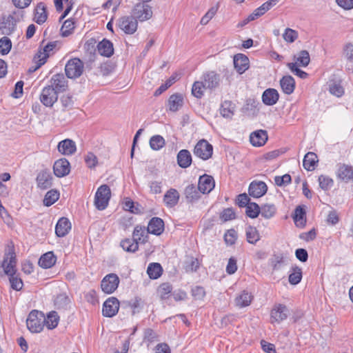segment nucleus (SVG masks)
I'll use <instances>...</instances> for the list:
<instances>
[{"instance_id": "obj_11", "label": "nucleus", "mask_w": 353, "mask_h": 353, "mask_svg": "<svg viewBox=\"0 0 353 353\" xmlns=\"http://www.w3.org/2000/svg\"><path fill=\"white\" fill-rule=\"evenodd\" d=\"M49 86H52L58 94L68 89V80L62 73L54 74L50 80Z\"/></svg>"}, {"instance_id": "obj_32", "label": "nucleus", "mask_w": 353, "mask_h": 353, "mask_svg": "<svg viewBox=\"0 0 353 353\" xmlns=\"http://www.w3.org/2000/svg\"><path fill=\"white\" fill-rule=\"evenodd\" d=\"M48 17L46 8L43 3L41 2L37 4L34 10V21L38 24L43 23Z\"/></svg>"}, {"instance_id": "obj_52", "label": "nucleus", "mask_w": 353, "mask_h": 353, "mask_svg": "<svg viewBox=\"0 0 353 353\" xmlns=\"http://www.w3.org/2000/svg\"><path fill=\"white\" fill-rule=\"evenodd\" d=\"M205 88H206L203 81H195L192 88V94L197 99H201Z\"/></svg>"}, {"instance_id": "obj_47", "label": "nucleus", "mask_w": 353, "mask_h": 353, "mask_svg": "<svg viewBox=\"0 0 353 353\" xmlns=\"http://www.w3.org/2000/svg\"><path fill=\"white\" fill-rule=\"evenodd\" d=\"M165 139L160 135H154L150 139V146L154 150H159L165 145Z\"/></svg>"}, {"instance_id": "obj_29", "label": "nucleus", "mask_w": 353, "mask_h": 353, "mask_svg": "<svg viewBox=\"0 0 353 353\" xmlns=\"http://www.w3.org/2000/svg\"><path fill=\"white\" fill-rule=\"evenodd\" d=\"M150 233L160 235L164 230V223L161 218L153 217L149 222L147 227Z\"/></svg>"}, {"instance_id": "obj_3", "label": "nucleus", "mask_w": 353, "mask_h": 353, "mask_svg": "<svg viewBox=\"0 0 353 353\" xmlns=\"http://www.w3.org/2000/svg\"><path fill=\"white\" fill-rule=\"evenodd\" d=\"M60 43L58 41L48 42L43 48H40L37 56L39 59L37 68L43 65L47 61L48 58L55 53L59 49Z\"/></svg>"}, {"instance_id": "obj_21", "label": "nucleus", "mask_w": 353, "mask_h": 353, "mask_svg": "<svg viewBox=\"0 0 353 353\" xmlns=\"http://www.w3.org/2000/svg\"><path fill=\"white\" fill-rule=\"evenodd\" d=\"M71 223L66 217H61L59 219L55 226V233L59 237H63L67 235L71 230Z\"/></svg>"}, {"instance_id": "obj_28", "label": "nucleus", "mask_w": 353, "mask_h": 353, "mask_svg": "<svg viewBox=\"0 0 353 353\" xmlns=\"http://www.w3.org/2000/svg\"><path fill=\"white\" fill-rule=\"evenodd\" d=\"M148 228L142 225H137L132 233V239L139 243H145L148 241Z\"/></svg>"}, {"instance_id": "obj_45", "label": "nucleus", "mask_w": 353, "mask_h": 353, "mask_svg": "<svg viewBox=\"0 0 353 353\" xmlns=\"http://www.w3.org/2000/svg\"><path fill=\"white\" fill-rule=\"evenodd\" d=\"M246 238L247 241L252 244H255L260 239V235L256 228L248 226L246 228Z\"/></svg>"}, {"instance_id": "obj_12", "label": "nucleus", "mask_w": 353, "mask_h": 353, "mask_svg": "<svg viewBox=\"0 0 353 353\" xmlns=\"http://www.w3.org/2000/svg\"><path fill=\"white\" fill-rule=\"evenodd\" d=\"M289 314L288 307L282 304L276 305L271 310V322L281 323L285 320Z\"/></svg>"}, {"instance_id": "obj_53", "label": "nucleus", "mask_w": 353, "mask_h": 353, "mask_svg": "<svg viewBox=\"0 0 353 353\" xmlns=\"http://www.w3.org/2000/svg\"><path fill=\"white\" fill-rule=\"evenodd\" d=\"M319 183L320 188L326 191L330 189L333 184L334 181L330 177L325 176V175H321L319 177Z\"/></svg>"}, {"instance_id": "obj_40", "label": "nucleus", "mask_w": 353, "mask_h": 353, "mask_svg": "<svg viewBox=\"0 0 353 353\" xmlns=\"http://www.w3.org/2000/svg\"><path fill=\"white\" fill-rule=\"evenodd\" d=\"M147 273L150 279H157L162 273V268L159 263H152L147 269Z\"/></svg>"}, {"instance_id": "obj_48", "label": "nucleus", "mask_w": 353, "mask_h": 353, "mask_svg": "<svg viewBox=\"0 0 353 353\" xmlns=\"http://www.w3.org/2000/svg\"><path fill=\"white\" fill-rule=\"evenodd\" d=\"M245 214L252 219L256 218L261 212V208L256 203H250L246 207Z\"/></svg>"}, {"instance_id": "obj_57", "label": "nucleus", "mask_w": 353, "mask_h": 353, "mask_svg": "<svg viewBox=\"0 0 353 353\" xmlns=\"http://www.w3.org/2000/svg\"><path fill=\"white\" fill-rule=\"evenodd\" d=\"M274 181L276 185L283 186L290 184L292 181L291 176L288 174H285L281 176H276L274 178Z\"/></svg>"}, {"instance_id": "obj_46", "label": "nucleus", "mask_w": 353, "mask_h": 353, "mask_svg": "<svg viewBox=\"0 0 353 353\" xmlns=\"http://www.w3.org/2000/svg\"><path fill=\"white\" fill-rule=\"evenodd\" d=\"M74 21L72 19H67L63 22L61 28V34L66 37L70 35L74 29Z\"/></svg>"}, {"instance_id": "obj_42", "label": "nucleus", "mask_w": 353, "mask_h": 353, "mask_svg": "<svg viewBox=\"0 0 353 353\" xmlns=\"http://www.w3.org/2000/svg\"><path fill=\"white\" fill-rule=\"evenodd\" d=\"M121 247L128 252H135L139 249V245L133 239H125L120 243Z\"/></svg>"}, {"instance_id": "obj_41", "label": "nucleus", "mask_w": 353, "mask_h": 353, "mask_svg": "<svg viewBox=\"0 0 353 353\" xmlns=\"http://www.w3.org/2000/svg\"><path fill=\"white\" fill-rule=\"evenodd\" d=\"M260 208L261 216L266 219H270L273 217L276 212V208L274 204H264L260 207Z\"/></svg>"}, {"instance_id": "obj_50", "label": "nucleus", "mask_w": 353, "mask_h": 353, "mask_svg": "<svg viewBox=\"0 0 353 353\" xmlns=\"http://www.w3.org/2000/svg\"><path fill=\"white\" fill-rule=\"evenodd\" d=\"M12 48L11 40L7 37H3L0 39V53L2 55L8 54Z\"/></svg>"}, {"instance_id": "obj_63", "label": "nucleus", "mask_w": 353, "mask_h": 353, "mask_svg": "<svg viewBox=\"0 0 353 353\" xmlns=\"http://www.w3.org/2000/svg\"><path fill=\"white\" fill-rule=\"evenodd\" d=\"M114 65L110 62H105L101 65L100 71L103 76H108L113 72Z\"/></svg>"}, {"instance_id": "obj_2", "label": "nucleus", "mask_w": 353, "mask_h": 353, "mask_svg": "<svg viewBox=\"0 0 353 353\" xmlns=\"http://www.w3.org/2000/svg\"><path fill=\"white\" fill-rule=\"evenodd\" d=\"M110 189L107 185H101L97 189L94 196V205L99 210H105L110 199Z\"/></svg>"}, {"instance_id": "obj_37", "label": "nucleus", "mask_w": 353, "mask_h": 353, "mask_svg": "<svg viewBox=\"0 0 353 353\" xmlns=\"http://www.w3.org/2000/svg\"><path fill=\"white\" fill-rule=\"evenodd\" d=\"M302 279V269L296 265L292 266L288 281L291 285H297Z\"/></svg>"}, {"instance_id": "obj_36", "label": "nucleus", "mask_w": 353, "mask_h": 353, "mask_svg": "<svg viewBox=\"0 0 353 353\" xmlns=\"http://www.w3.org/2000/svg\"><path fill=\"white\" fill-rule=\"evenodd\" d=\"M234 107L232 101H225L221 103L220 113L223 117L230 119L234 115Z\"/></svg>"}, {"instance_id": "obj_15", "label": "nucleus", "mask_w": 353, "mask_h": 353, "mask_svg": "<svg viewBox=\"0 0 353 353\" xmlns=\"http://www.w3.org/2000/svg\"><path fill=\"white\" fill-rule=\"evenodd\" d=\"M215 182L212 176L203 174L199 179L198 189L202 194L210 193L214 188Z\"/></svg>"}, {"instance_id": "obj_49", "label": "nucleus", "mask_w": 353, "mask_h": 353, "mask_svg": "<svg viewBox=\"0 0 353 353\" xmlns=\"http://www.w3.org/2000/svg\"><path fill=\"white\" fill-rule=\"evenodd\" d=\"M59 319L57 312H52L45 318L44 324L46 325L48 329H54L58 325Z\"/></svg>"}, {"instance_id": "obj_30", "label": "nucleus", "mask_w": 353, "mask_h": 353, "mask_svg": "<svg viewBox=\"0 0 353 353\" xmlns=\"http://www.w3.org/2000/svg\"><path fill=\"white\" fill-rule=\"evenodd\" d=\"M97 50L99 53L103 57H110L114 54L113 44L106 39H103L98 43Z\"/></svg>"}, {"instance_id": "obj_20", "label": "nucleus", "mask_w": 353, "mask_h": 353, "mask_svg": "<svg viewBox=\"0 0 353 353\" xmlns=\"http://www.w3.org/2000/svg\"><path fill=\"white\" fill-rule=\"evenodd\" d=\"M203 82L205 88L214 89L219 85V74L214 71H210L203 74Z\"/></svg>"}, {"instance_id": "obj_64", "label": "nucleus", "mask_w": 353, "mask_h": 353, "mask_svg": "<svg viewBox=\"0 0 353 353\" xmlns=\"http://www.w3.org/2000/svg\"><path fill=\"white\" fill-rule=\"evenodd\" d=\"M343 54L347 61L350 63L353 62V44L348 43L345 46L343 49Z\"/></svg>"}, {"instance_id": "obj_59", "label": "nucleus", "mask_w": 353, "mask_h": 353, "mask_svg": "<svg viewBox=\"0 0 353 353\" xmlns=\"http://www.w3.org/2000/svg\"><path fill=\"white\" fill-rule=\"evenodd\" d=\"M236 232L233 229L228 230L224 236L225 243L229 245H233L236 240Z\"/></svg>"}, {"instance_id": "obj_18", "label": "nucleus", "mask_w": 353, "mask_h": 353, "mask_svg": "<svg viewBox=\"0 0 353 353\" xmlns=\"http://www.w3.org/2000/svg\"><path fill=\"white\" fill-rule=\"evenodd\" d=\"M51 172L48 170L41 171L37 176V183L39 188L46 190L52 184Z\"/></svg>"}, {"instance_id": "obj_27", "label": "nucleus", "mask_w": 353, "mask_h": 353, "mask_svg": "<svg viewBox=\"0 0 353 353\" xmlns=\"http://www.w3.org/2000/svg\"><path fill=\"white\" fill-rule=\"evenodd\" d=\"M180 195L179 192L174 188L169 189L163 196V202L168 208H173L177 205Z\"/></svg>"}, {"instance_id": "obj_10", "label": "nucleus", "mask_w": 353, "mask_h": 353, "mask_svg": "<svg viewBox=\"0 0 353 353\" xmlns=\"http://www.w3.org/2000/svg\"><path fill=\"white\" fill-rule=\"evenodd\" d=\"M119 309V301L116 297L108 298L103 305L102 314L106 317H112Z\"/></svg>"}, {"instance_id": "obj_61", "label": "nucleus", "mask_w": 353, "mask_h": 353, "mask_svg": "<svg viewBox=\"0 0 353 353\" xmlns=\"http://www.w3.org/2000/svg\"><path fill=\"white\" fill-rule=\"evenodd\" d=\"M220 217L224 221H230L235 219V212L232 208H228L223 210Z\"/></svg>"}, {"instance_id": "obj_54", "label": "nucleus", "mask_w": 353, "mask_h": 353, "mask_svg": "<svg viewBox=\"0 0 353 353\" xmlns=\"http://www.w3.org/2000/svg\"><path fill=\"white\" fill-rule=\"evenodd\" d=\"M70 302V301L69 297L65 293L59 294L57 296L54 300L55 305H57L59 308H64L67 307Z\"/></svg>"}, {"instance_id": "obj_39", "label": "nucleus", "mask_w": 353, "mask_h": 353, "mask_svg": "<svg viewBox=\"0 0 353 353\" xmlns=\"http://www.w3.org/2000/svg\"><path fill=\"white\" fill-rule=\"evenodd\" d=\"M294 221L297 226H304L305 224V211L301 207L297 206L294 210Z\"/></svg>"}, {"instance_id": "obj_16", "label": "nucleus", "mask_w": 353, "mask_h": 353, "mask_svg": "<svg viewBox=\"0 0 353 353\" xmlns=\"http://www.w3.org/2000/svg\"><path fill=\"white\" fill-rule=\"evenodd\" d=\"M268 191V186L263 181H252L248 188L249 195L254 198H260Z\"/></svg>"}, {"instance_id": "obj_33", "label": "nucleus", "mask_w": 353, "mask_h": 353, "mask_svg": "<svg viewBox=\"0 0 353 353\" xmlns=\"http://www.w3.org/2000/svg\"><path fill=\"white\" fill-rule=\"evenodd\" d=\"M57 261V258L52 252H48L43 254L39 260V265L45 269L52 267Z\"/></svg>"}, {"instance_id": "obj_9", "label": "nucleus", "mask_w": 353, "mask_h": 353, "mask_svg": "<svg viewBox=\"0 0 353 353\" xmlns=\"http://www.w3.org/2000/svg\"><path fill=\"white\" fill-rule=\"evenodd\" d=\"M58 99V93L52 86L44 87L40 94L41 102L46 107H52Z\"/></svg>"}, {"instance_id": "obj_8", "label": "nucleus", "mask_w": 353, "mask_h": 353, "mask_svg": "<svg viewBox=\"0 0 353 353\" xmlns=\"http://www.w3.org/2000/svg\"><path fill=\"white\" fill-rule=\"evenodd\" d=\"M132 16L140 21L148 20L152 17V8L147 4L139 3L132 10Z\"/></svg>"}, {"instance_id": "obj_23", "label": "nucleus", "mask_w": 353, "mask_h": 353, "mask_svg": "<svg viewBox=\"0 0 353 353\" xmlns=\"http://www.w3.org/2000/svg\"><path fill=\"white\" fill-rule=\"evenodd\" d=\"M267 131L263 130H259L252 133L250 136V141L254 146H262L268 141Z\"/></svg>"}, {"instance_id": "obj_25", "label": "nucleus", "mask_w": 353, "mask_h": 353, "mask_svg": "<svg viewBox=\"0 0 353 353\" xmlns=\"http://www.w3.org/2000/svg\"><path fill=\"white\" fill-rule=\"evenodd\" d=\"M279 99L278 91L274 88L266 89L262 94V101L266 105H273Z\"/></svg>"}, {"instance_id": "obj_31", "label": "nucleus", "mask_w": 353, "mask_h": 353, "mask_svg": "<svg viewBox=\"0 0 353 353\" xmlns=\"http://www.w3.org/2000/svg\"><path fill=\"white\" fill-rule=\"evenodd\" d=\"M280 85L283 92L286 94H292L295 88L294 79L290 75H286L280 80Z\"/></svg>"}, {"instance_id": "obj_35", "label": "nucleus", "mask_w": 353, "mask_h": 353, "mask_svg": "<svg viewBox=\"0 0 353 353\" xmlns=\"http://www.w3.org/2000/svg\"><path fill=\"white\" fill-rule=\"evenodd\" d=\"M318 162V157L314 152H307L303 159V165L307 171H312L315 169L316 163Z\"/></svg>"}, {"instance_id": "obj_22", "label": "nucleus", "mask_w": 353, "mask_h": 353, "mask_svg": "<svg viewBox=\"0 0 353 353\" xmlns=\"http://www.w3.org/2000/svg\"><path fill=\"white\" fill-rule=\"evenodd\" d=\"M234 68L239 74L245 72L249 68V59L243 54H237L234 57Z\"/></svg>"}, {"instance_id": "obj_56", "label": "nucleus", "mask_w": 353, "mask_h": 353, "mask_svg": "<svg viewBox=\"0 0 353 353\" xmlns=\"http://www.w3.org/2000/svg\"><path fill=\"white\" fill-rule=\"evenodd\" d=\"M283 39L289 43L294 42L298 37V32L291 28H286L283 34Z\"/></svg>"}, {"instance_id": "obj_24", "label": "nucleus", "mask_w": 353, "mask_h": 353, "mask_svg": "<svg viewBox=\"0 0 353 353\" xmlns=\"http://www.w3.org/2000/svg\"><path fill=\"white\" fill-rule=\"evenodd\" d=\"M57 148L59 152L64 155L73 154L77 150L75 142L69 139L60 141Z\"/></svg>"}, {"instance_id": "obj_62", "label": "nucleus", "mask_w": 353, "mask_h": 353, "mask_svg": "<svg viewBox=\"0 0 353 353\" xmlns=\"http://www.w3.org/2000/svg\"><path fill=\"white\" fill-rule=\"evenodd\" d=\"M218 10V7H212L208 12L201 18V23L203 25L207 24L210 20L215 15Z\"/></svg>"}, {"instance_id": "obj_4", "label": "nucleus", "mask_w": 353, "mask_h": 353, "mask_svg": "<svg viewBox=\"0 0 353 353\" xmlns=\"http://www.w3.org/2000/svg\"><path fill=\"white\" fill-rule=\"evenodd\" d=\"M83 68L84 64L80 59H71L67 62L65 66V74L68 78L76 79L82 74Z\"/></svg>"}, {"instance_id": "obj_26", "label": "nucleus", "mask_w": 353, "mask_h": 353, "mask_svg": "<svg viewBox=\"0 0 353 353\" xmlns=\"http://www.w3.org/2000/svg\"><path fill=\"white\" fill-rule=\"evenodd\" d=\"M183 105V97L180 93L172 94L168 100V108L171 112L178 111Z\"/></svg>"}, {"instance_id": "obj_55", "label": "nucleus", "mask_w": 353, "mask_h": 353, "mask_svg": "<svg viewBox=\"0 0 353 353\" xmlns=\"http://www.w3.org/2000/svg\"><path fill=\"white\" fill-rule=\"evenodd\" d=\"M296 60L301 66H307L310 61L309 52L307 50H301L299 52Z\"/></svg>"}, {"instance_id": "obj_43", "label": "nucleus", "mask_w": 353, "mask_h": 353, "mask_svg": "<svg viewBox=\"0 0 353 353\" xmlns=\"http://www.w3.org/2000/svg\"><path fill=\"white\" fill-rule=\"evenodd\" d=\"M59 198V192L56 190L48 191L44 197L43 205L49 207L54 204Z\"/></svg>"}, {"instance_id": "obj_7", "label": "nucleus", "mask_w": 353, "mask_h": 353, "mask_svg": "<svg viewBox=\"0 0 353 353\" xmlns=\"http://www.w3.org/2000/svg\"><path fill=\"white\" fill-rule=\"evenodd\" d=\"M119 282V278L116 274H108L101 281V290L106 294H111L117 289Z\"/></svg>"}, {"instance_id": "obj_58", "label": "nucleus", "mask_w": 353, "mask_h": 353, "mask_svg": "<svg viewBox=\"0 0 353 353\" xmlns=\"http://www.w3.org/2000/svg\"><path fill=\"white\" fill-rule=\"evenodd\" d=\"M85 162L89 168H94L97 165L98 159L92 152H88L85 156Z\"/></svg>"}, {"instance_id": "obj_60", "label": "nucleus", "mask_w": 353, "mask_h": 353, "mask_svg": "<svg viewBox=\"0 0 353 353\" xmlns=\"http://www.w3.org/2000/svg\"><path fill=\"white\" fill-rule=\"evenodd\" d=\"M199 268V262L197 259L191 258L190 261L186 262V272H196Z\"/></svg>"}, {"instance_id": "obj_51", "label": "nucleus", "mask_w": 353, "mask_h": 353, "mask_svg": "<svg viewBox=\"0 0 353 353\" xmlns=\"http://www.w3.org/2000/svg\"><path fill=\"white\" fill-rule=\"evenodd\" d=\"M172 290V285L168 283L160 285L158 288V294L161 299H166L169 297Z\"/></svg>"}, {"instance_id": "obj_44", "label": "nucleus", "mask_w": 353, "mask_h": 353, "mask_svg": "<svg viewBox=\"0 0 353 353\" xmlns=\"http://www.w3.org/2000/svg\"><path fill=\"white\" fill-rule=\"evenodd\" d=\"M270 265L274 271L281 270L285 265V258L282 254L274 255L270 259Z\"/></svg>"}, {"instance_id": "obj_6", "label": "nucleus", "mask_w": 353, "mask_h": 353, "mask_svg": "<svg viewBox=\"0 0 353 353\" xmlns=\"http://www.w3.org/2000/svg\"><path fill=\"white\" fill-rule=\"evenodd\" d=\"M117 25L125 34L134 33L138 27L137 20L132 16H123L119 19Z\"/></svg>"}, {"instance_id": "obj_34", "label": "nucleus", "mask_w": 353, "mask_h": 353, "mask_svg": "<svg viewBox=\"0 0 353 353\" xmlns=\"http://www.w3.org/2000/svg\"><path fill=\"white\" fill-rule=\"evenodd\" d=\"M177 163L182 168H188L192 163V156L188 150H181L177 154Z\"/></svg>"}, {"instance_id": "obj_1", "label": "nucleus", "mask_w": 353, "mask_h": 353, "mask_svg": "<svg viewBox=\"0 0 353 353\" xmlns=\"http://www.w3.org/2000/svg\"><path fill=\"white\" fill-rule=\"evenodd\" d=\"M45 316L41 312L37 310L32 311L26 320L27 327L33 333L42 331L44 325Z\"/></svg>"}, {"instance_id": "obj_38", "label": "nucleus", "mask_w": 353, "mask_h": 353, "mask_svg": "<svg viewBox=\"0 0 353 353\" xmlns=\"http://www.w3.org/2000/svg\"><path fill=\"white\" fill-rule=\"evenodd\" d=\"M252 299V295L250 293L243 291L241 294L236 297L235 303L236 306L243 307L248 306L251 303Z\"/></svg>"}, {"instance_id": "obj_17", "label": "nucleus", "mask_w": 353, "mask_h": 353, "mask_svg": "<svg viewBox=\"0 0 353 353\" xmlns=\"http://www.w3.org/2000/svg\"><path fill=\"white\" fill-rule=\"evenodd\" d=\"M336 176L338 179L345 183H348L350 181L353 182L352 167L345 163H339L338 165Z\"/></svg>"}, {"instance_id": "obj_13", "label": "nucleus", "mask_w": 353, "mask_h": 353, "mask_svg": "<svg viewBox=\"0 0 353 353\" xmlns=\"http://www.w3.org/2000/svg\"><path fill=\"white\" fill-rule=\"evenodd\" d=\"M53 172L54 175L59 178L67 176L70 172L69 161L65 158L57 160L53 165Z\"/></svg>"}, {"instance_id": "obj_5", "label": "nucleus", "mask_w": 353, "mask_h": 353, "mask_svg": "<svg viewBox=\"0 0 353 353\" xmlns=\"http://www.w3.org/2000/svg\"><path fill=\"white\" fill-rule=\"evenodd\" d=\"M212 152V145L205 139L198 141L194 148V154L203 160L209 159Z\"/></svg>"}, {"instance_id": "obj_14", "label": "nucleus", "mask_w": 353, "mask_h": 353, "mask_svg": "<svg viewBox=\"0 0 353 353\" xmlns=\"http://www.w3.org/2000/svg\"><path fill=\"white\" fill-rule=\"evenodd\" d=\"M17 21L11 14L2 17L0 20V30L5 35L11 34L16 27Z\"/></svg>"}, {"instance_id": "obj_19", "label": "nucleus", "mask_w": 353, "mask_h": 353, "mask_svg": "<svg viewBox=\"0 0 353 353\" xmlns=\"http://www.w3.org/2000/svg\"><path fill=\"white\" fill-rule=\"evenodd\" d=\"M201 194L198 188L193 184L188 185L184 190L186 202L191 204L196 203L200 199Z\"/></svg>"}]
</instances>
